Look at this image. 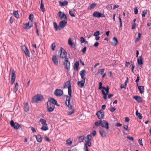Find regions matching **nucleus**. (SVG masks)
Instances as JSON below:
<instances>
[{
  "instance_id": "f257e3e1",
  "label": "nucleus",
  "mask_w": 151,
  "mask_h": 151,
  "mask_svg": "<svg viewBox=\"0 0 151 151\" xmlns=\"http://www.w3.org/2000/svg\"><path fill=\"white\" fill-rule=\"evenodd\" d=\"M70 97L67 96L65 101V104L69 107L67 112V114L69 115H71L75 112V109L73 108L71 105H70Z\"/></svg>"
},
{
  "instance_id": "f03ea898",
  "label": "nucleus",
  "mask_w": 151,
  "mask_h": 151,
  "mask_svg": "<svg viewBox=\"0 0 151 151\" xmlns=\"http://www.w3.org/2000/svg\"><path fill=\"white\" fill-rule=\"evenodd\" d=\"M85 72L86 71L84 70H82L80 72V74L82 80L81 81H78L77 84L78 86L80 87H82L84 86L86 80V78L84 77Z\"/></svg>"
},
{
  "instance_id": "7ed1b4c3",
  "label": "nucleus",
  "mask_w": 151,
  "mask_h": 151,
  "mask_svg": "<svg viewBox=\"0 0 151 151\" xmlns=\"http://www.w3.org/2000/svg\"><path fill=\"white\" fill-rule=\"evenodd\" d=\"M64 88H68V94L69 95L70 97H71V86L70 85V79L68 80V81L65 83Z\"/></svg>"
},
{
  "instance_id": "20e7f679",
  "label": "nucleus",
  "mask_w": 151,
  "mask_h": 151,
  "mask_svg": "<svg viewBox=\"0 0 151 151\" xmlns=\"http://www.w3.org/2000/svg\"><path fill=\"white\" fill-rule=\"evenodd\" d=\"M43 98V96L40 95H35L33 98L32 102L34 103H37L39 101H40L42 100Z\"/></svg>"
},
{
  "instance_id": "39448f33",
  "label": "nucleus",
  "mask_w": 151,
  "mask_h": 151,
  "mask_svg": "<svg viewBox=\"0 0 151 151\" xmlns=\"http://www.w3.org/2000/svg\"><path fill=\"white\" fill-rule=\"evenodd\" d=\"M63 65L65 68L68 70L70 68V63L68 61V58H65V59L63 62Z\"/></svg>"
},
{
  "instance_id": "423d86ee",
  "label": "nucleus",
  "mask_w": 151,
  "mask_h": 151,
  "mask_svg": "<svg viewBox=\"0 0 151 151\" xmlns=\"http://www.w3.org/2000/svg\"><path fill=\"white\" fill-rule=\"evenodd\" d=\"M47 109L48 112H52L53 111L55 108V105L53 104H51L49 102H47Z\"/></svg>"
},
{
  "instance_id": "0eeeda50",
  "label": "nucleus",
  "mask_w": 151,
  "mask_h": 151,
  "mask_svg": "<svg viewBox=\"0 0 151 151\" xmlns=\"http://www.w3.org/2000/svg\"><path fill=\"white\" fill-rule=\"evenodd\" d=\"M59 52H60V57L61 58H65H65H67V52L65 51L63 49L62 47H61L59 51Z\"/></svg>"
},
{
  "instance_id": "6e6552de",
  "label": "nucleus",
  "mask_w": 151,
  "mask_h": 151,
  "mask_svg": "<svg viewBox=\"0 0 151 151\" xmlns=\"http://www.w3.org/2000/svg\"><path fill=\"white\" fill-rule=\"evenodd\" d=\"M21 48L22 51H23L26 57H29V53L27 48L25 45L21 46Z\"/></svg>"
},
{
  "instance_id": "1a4fd4ad",
  "label": "nucleus",
  "mask_w": 151,
  "mask_h": 151,
  "mask_svg": "<svg viewBox=\"0 0 151 151\" xmlns=\"http://www.w3.org/2000/svg\"><path fill=\"white\" fill-rule=\"evenodd\" d=\"M67 22L65 20H63L59 23L58 26V29L59 30H61L64 28L67 24Z\"/></svg>"
},
{
  "instance_id": "9d476101",
  "label": "nucleus",
  "mask_w": 151,
  "mask_h": 151,
  "mask_svg": "<svg viewBox=\"0 0 151 151\" xmlns=\"http://www.w3.org/2000/svg\"><path fill=\"white\" fill-rule=\"evenodd\" d=\"M10 124L11 126L13 127L15 129H18L20 127V125L18 123L14 122L12 120L10 122Z\"/></svg>"
},
{
  "instance_id": "9b49d317",
  "label": "nucleus",
  "mask_w": 151,
  "mask_h": 151,
  "mask_svg": "<svg viewBox=\"0 0 151 151\" xmlns=\"http://www.w3.org/2000/svg\"><path fill=\"white\" fill-rule=\"evenodd\" d=\"M96 115L99 119H102L104 116V112L103 110H100L96 113Z\"/></svg>"
},
{
  "instance_id": "f8f14e48",
  "label": "nucleus",
  "mask_w": 151,
  "mask_h": 151,
  "mask_svg": "<svg viewBox=\"0 0 151 151\" xmlns=\"http://www.w3.org/2000/svg\"><path fill=\"white\" fill-rule=\"evenodd\" d=\"M54 93L56 96H60L63 95V92L62 90L57 89L55 91Z\"/></svg>"
},
{
  "instance_id": "ddd939ff",
  "label": "nucleus",
  "mask_w": 151,
  "mask_h": 151,
  "mask_svg": "<svg viewBox=\"0 0 151 151\" xmlns=\"http://www.w3.org/2000/svg\"><path fill=\"white\" fill-rule=\"evenodd\" d=\"M101 126L107 129H109V123L106 120H101Z\"/></svg>"
},
{
  "instance_id": "4468645a",
  "label": "nucleus",
  "mask_w": 151,
  "mask_h": 151,
  "mask_svg": "<svg viewBox=\"0 0 151 151\" xmlns=\"http://www.w3.org/2000/svg\"><path fill=\"white\" fill-rule=\"evenodd\" d=\"M59 17L61 19H62L63 18L67 19V17L66 15L64 13H62L61 12H58Z\"/></svg>"
},
{
  "instance_id": "2eb2a0df",
  "label": "nucleus",
  "mask_w": 151,
  "mask_h": 151,
  "mask_svg": "<svg viewBox=\"0 0 151 151\" xmlns=\"http://www.w3.org/2000/svg\"><path fill=\"white\" fill-rule=\"evenodd\" d=\"M15 74L14 72L13 71L12 72V77L11 80V83L12 85H13L15 81Z\"/></svg>"
},
{
  "instance_id": "dca6fc26",
  "label": "nucleus",
  "mask_w": 151,
  "mask_h": 151,
  "mask_svg": "<svg viewBox=\"0 0 151 151\" xmlns=\"http://www.w3.org/2000/svg\"><path fill=\"white\" fill-rule=\"evenodd\" d=\"M93 16L94 17L97 18H100L102 17L101 13L98 12H94L93 14Z\"/></svg>"
},
{
  "instance_id": "f3484780",
  "label": "nucleus",
  "mask_w": 151,
  "mask_h": 151,
  "mask_svg": "<svg viewBox=\"0 0 151 151\" xmlns=\"http://www.w3.org/2000/svg\"><path fill=\"white\" fill-rule=\"evenodd\" d=\"M52 60L54 64L55 65H57L58 63V58L55 55H54L53 56Z\"/></svg>"
},
{
  "instance_id": "a211bd4d",
  "label": "nucleus",
  "mask_w": 151,
  "mask_h": 151,
  "mask_svg": "<svg viewBox=\"0 0 151 151\" xmlns=\"http://www.w3.org/2000/svg\"><path fill=\"white\" fill-rule=\"evenodd\" d=\"M47 102H49L51 104H53L54 105H56L57 106H59V105L57 104L56 100L54 98H50L49 101Z\"/></svg>"
},
{
  "instance_id": "6ab92c4d",
  "label": "nucleus",
  "mask_w": 151,
  "mask_h": 151,
  "mask_svg": "<svg viewBox=\"0 0 151 151\" xmlns=\"http://www.w3.org/2000/svg\"><path fill=\"white\" fill-rule=\"evenodd\" d=\"M99 133L102 137H104L106 136V132L103 129H101L99 131Z\"/></svg>"
},
{
  "instance_id": "aec40b11",
  "label": "nucleus",
  "mask_w": 151,
  "mask_h": 151,
  "mask_svg": "<svg viewBox=\"0 0 151 151\" xmlns=\"http://www.w3.org/2000/svg\"><path fill=\"white\" fill-rule=\"evenodd\" d=\"M36 139L37 141L39 142H41L42 139V136L40 134H38L37 135L35 136Z\"/></svg>"
},
{
  "instance_id": "412c9836",
  "label": "nucleus",
  "mask_w": 151,
  "mask_h": 151,
  "mask_svg": "<svg viewBox=\"0 0 151 151\" xmlns=\"http://www.w3.org/2000/svg\"><path fill=\"white\" fill-rule=\"evenodd\" d=\"M133 98L138 102L139 103H141L142 102V99L140 96H133Z\"/></svg>"
},
{
  "instance_id": "4be33fe9",
  "label": "nucleus",
  "mask_w": 151,
  "mask_h": 151,
  "mask_svg": "<svg viewBox=\"0 0 151 151\" xmlns=\"http://www.w3.org/2000/svg\"><path fill=\"white\" fill-rule=\"evenodd\" d=\"M138 63L139 65L143 64L142 59L141 56H140L137 59Z\"/></svg>"
},
{
  "instance_id": "5701e85b",
  "label": "nucleus",
  "mask_w": 151,
  "mask_h": 151,
  "mask_svg": "<svg viewBox=\"0 0 151 151\" xmlns=\"http://www.w3.org/2000/svg\"><path fill=\"white\" fill-rule=\"evenodd\" d=\"M103 91L104 93H106L107 92V94H108L109 92V88L108 87H107V88L104 87H103V89L101 91L102 93Z\"/></svg>"
},
{
  "instance_id": "b1692460",
  "label": "nucleus",
  "mask_w": 151,
  "mask_h": 151,
  "mask_svg": "<svg viewBox=\"0 0 151 151\" xmlns=\"http://www.w3.org/2000/svg\"><path fill=\"white\" fill-rule=\"evenodd\" d=\"M24 109L26 112H27L29 110V106L27 103H26L24 105Z\"/></svg>"
},
{
  "instance_id": "393cba45",
  "label": "nucleus",
  "mask_w": 151,
  "mask_h": 151,
  "mask_svg": "<svg viewBox=\"0 0 151 151\" xmlns=\"http://www.w3.org/2000/svg\"><path fill=\"white\" fill-rule=\"evenodd\" d=\"M113 40L114 41V42H112L111 43V45H116L117 44L118 42L117 39L115 37H114L113 38Z\"/></svg>"
},
{
  "instance_id": "a878e982",
  "label": "nucleus",
  "mask_w": 151,
  "mask_h": 151,
  "mask_svg": "<svg viewBox=\"0 0 151 151\" xmlns=\"http://www.w3.org/2000/svg\"><path fill=\"white\" fill-rule=\"evenodd\" d=\"M41 129L42 131H46L48 129V128L47 124L43 125L41 128Z\"/></svg>"
},
{
  "instance_id": "bb28decb",
  "label": "nucleus",
  "mask_w": 151,
  "mask_h": 151,
  "mask_svg": "<svg viewBox=\"0 0 151 151\" xmlns=\"http://www.w3.org/2000/svg\"><path fill=\"white\" fill-rule=\"evenodd\" d=\"M138 88L141 94L142 93L144 92V87L143 86H139Z\"/></svg>"
},
{
  "instance_id": "cd10ccee",
  "label": "nucleus",
  "mask_w": 151,
  "mask_h": 151,
  "mask_svg": "<svg viewBox=\"0 0 151 151\" xmlns=\"http://www.w3.org/2000/svg\"><path fill=\"white\" fill-rule=\"evenodd\" d=\"M68 43L71 47H73V46H74V44H73L72 42L71 38H69L68 39Z\"/></svg>"
},
{
  "instance_id": "c85d7f7f",
  "label": "nucleus",
  "mask_w": 151,
  "mask_h": 151,
  "mask_svg": "<svg viewBox=\"0 0 151 151\" xmlns=\"http://www.w3.org/2000/svg\"><path fill=\"white\" fill-rule=\"evenodd\" d=\"M61 6H64L68 4V2L67 1H64L63 2L59 1V2Z\"/></svg>"
},
{
  "instance_id": "c756f323",
  "label": "nucleus",
  "mask_w": 151,
  "mask_h": 151,
  "mask_svg": "<svg viewBox=\"0 0 151 151\" xmlns=\"http://www.w3.org/2000/svg\"><path fill=\"white\" fill-rule=\"evenodd\" d=\"M39 122L41 123L42 125L47 124L46 123V121L44 119H40Z\"/></svg>"
},
{
  "instance_id": "7c9ffc66",
  "label": "nucleus",
  "mask_w": 151,
  "mask_h": 151,
  "mask_svg": "<svg viewBox=\"0 0 151 151\" xmlns=\"http://www.w3.org/2000/svg\"><path fill=\"white\" fill-rule=\"evenodd\" d=\"M96 5V4L95 3H92L91 4L90 7H88V10H91V9H93Z\"/></svg>"
},
{
  "instance_id": "2f4dec72",
  "label": "nucleus",
  "mask_w": 151,
  "mask_h": 151,
  "mask_svg": "<svg viewBox=\"0 0 151 151\" xmlns=\"http://www.w3.org/2000/svg\"><path fill=\"white\" fill-rule=\"evenodd\" d=\"M79 65V62L78 61H77L76 62L74 63V68L75 69H78V67Z\"/></svg>"
},
{
  "instance_id": "473e14b6",
  "label": "nucleus",
  "mask_w": 151,
  "mask_h": 151,
  "mask_svg": "<svg viewBox=\"0 0 151 151\" xmlns=\"http://www.w3.org/2000/svg\"><path fill=\"white\" fill-rule=\"evenodd\" d=\"M13 15L17 18H19V15L17 11H14L13 13Z\"/></svg>"
},
{
  "instance_id": "72a5a7b5",
  "label": "nucleus",
  "mask_w": 151,
  "mask_h": 151,
  "mask_svg": "<svg viewBox=\"0 0 151 151\" xmlns=\"http://www.w3.org/2000/svg\"><path fill=\"white\" fill-rule=\"evenodd\" d=\"M84 138V136H81L79 137L78 138V139L79 142H82Z\"/></svg>"
},
{
  "instance_id": "f704fd0d",
  "label": "nucleus",
  "mask_w": 151,
  "mask_h": 151,
  "mask_svg": "<svg viewBox=\"0 0 151 151\" xmlns=\"http://www.w3.org/2000/svg\"><path fill=\"white\" fill-rule=\"evenodd\" d=\"M18 88V86L17 83H16L15 84L14 87V88L13 90V92L14 93H16L17 91Z\"/></svg>"
},
{
  "instance_id": "c9c22d12",
  "label": "nucleus",
  "mask_w": 151,
  "mask_h": 151,
  "mask_svg": "<svg viewBox=\"0 0 151 151\" xmlns=\"http://www.w3.org/2000/svg\"><path fill=\"white\" fill-rule=\"evenodd\" d=\"M105 69L104 68L101 69L99 70L97 73L96 74L98 75L99 73H100L101 74H103V73L104 72V71Z\"/></svg>"
},
{
  "instance_id": "e433bc0d",
  "label": "nucleus",
  "mask_w": 151,
  "mask_h": 151,
  "mask_svg": "<svg viewBox=\"0 0 151 151\" xmlns=\"http://www.w3.org/2000/svg\"><path fill=\"white\" fill-rule=\"evenodd\" d=\"M136 115L137 116L139 119H141L142 118V115L139 113L138 112V111L137 110L136 112Z\"/></svg>"
},
{
  "instance_id": "4c0bfd02",
  "label": "nucleus",
  "mask_w": 151,
  "mask_h": 151,
  "mask_svg": "<svg viewBox=\"0 0 151 151\" xmlns=\"http://www.w3.org/2000/svg\"><path fill=\"white\" fill-rule=\"evenodd\" d=\"M101 120H99L95 122V124L96 126H101Z\"/></svg>"
},
{
  "instance_id": "58836bf2",
  "label": "nucleus",
  "mask_w": 151,
  "mask_h": 151,
  "mask_svg": "<svg viewBox=\"0 0 151 151\" xmlns=\"http://www.w3.org/2000/svg\"><path fill=\"white\" fill-rule=\"evenodd\" d=\"M72 143V141L70 139L66 140V144L70 146Z\"/></svg>"
},
{
  "instance_id": "ea45409f",
  "label": "nucleus",
  "mask_w": 151,
  "mask_h": 151,
  "mask_svg": "<svg viewBox=\"0 0 151 151\" xmlns=\"http://www.w3.org/2000/svg\"><path fill=\"white\" fill-rule=\"evenodd\" d=\"M123 127L124 129L127 131V132H129L130 131L129 129H128V126L127 125H124L123 126Z\"/></svg>"
},
{
  "instance_id": "a19ab883",
  "label": "nucleus",
  "mask_w": 151,
  "mask_h": 151,
  "mask_svg": "<svg viewBox=\"0 0 151 151\" xmlns=\"http://www.w3.org/2000/svg\"><path fill=\"white\" fill-rule=\"evenodd\" d=\"M40 8L42 12H44L45 11V9L44 8V4L43 3H41Z\"/></svg>"
},
{
  "instance_id": "79ce46f5",
  "label": "nucleus",
  "mask_w": 151,
  "mask_h": 151,
  "mask_svg": "<svg viewBox=\"0 0 151 151\" xmlns=\"http://www.w3.org/2000/svg\"><path fill=\"white\" fill-rule=\"evenodd\" d=\"M53 25L55 30L56 31L58 29V25L57 24L56 22H54L53 23Z\"/></svg>"
},
{
  "instance_id": "37998d69",
  "label": "nucleus",
  "mask_w": 151,
  "mask_h": 151,
  "mask_svg": "<svg viewBox=\"0 0 151 151\" xmlns=\"http://www.w3.org/2000/svg\"><path fill=\"white\" fill-rule=\"evenodd\" d=\"M33 15L32 14H30L29 17V19L31 21H32L33 20Z\"/></svg>"
},
{
  "instance_id": "c03bdc74",
  "label": "nucleus",
  "mask_w": 151,
  "mask_h": 151,
  "mask_svg": "<svg viewBox=\"0 0 151 151\" xmlns=\"http://www.w3.org/2000/svg\"><path fill=\"white\" fill-rule=\"evenodd\" d=\"M92 138V136L91 134H88L87 136V138L88 139L87 141H90L91 140Z\"/></svg>"
},
{
  "instance_id": "a18cd8bd",
  "label": "nucleus",
  "mask_w": 151,
  "mask_h": 151,
  "mask_svg": "<svg viewBox=\"0 0 151 151\" xmlns=\"http://www.w3.org/2000/svg\"><path fill=\"white\" fill-rule=\"evenodd\" d=\"M102 83L101 82H100L99 83V86L98 89L99 90H101V89H103V87H102Z\"/></svg>"
},
{
  "instance_id": "49530a36",
  "label": "nucleus",
  "mask_w": 151,
  "mask_h": 151,
  "mask_svg": "<svg viewBox=\"0 0 151 151\" xmlns=\"http://www.w3.org/2000/svg\"><path fill=\"white\" fill-rule=\"evenodd\" d=\"M102 94L104 95V96H103L104 98L105 99H107V96L108 94H107V92L106 93H104L103 91Z\"/></svg>"
},
{
  "instance_id": "de8ad7c7",
  "label": "nucleus",
  "mask_w": 151,
  "mask_h": 151,
  "mask_svg": "<svg viewBox=\"0 0 151 151\" xmlns=\"http://www.w3.org/2000/svg\"><path fill=\"white\" fill-rule=\"evenodd\" d=\"M55 45L54 43H52L51 45L52 50H54L55 48Z\"/></svg>"
},
{
  "instance_id": "09e8293b",
  "label": "nucleus",
  "mask_w": 151,
  "mask_h": 151,
  "mask_svg": "<svg viewBox=\"0 0 151 151\" xmlns=\"http://www.w3.org/2000/svg\"><path fill=\"white\" fill-rule=\"evenodd\" d=\"M100 34V32L99 31H97L95 32L94 34V36H98Z\"/></svg>"
},
{
  "instance_id": "8fccbe9b",
  "label": "nucleus",
  "mask_w": 151,
  "mask_h": 151,
  "mask_svg": "<svg viewBox=\"0 0 151 151\" xmlns=\"http://www.w3.org/2000/svg\"><path fill=\"white\" fill-rule=\"evenodd\" d=\"M69 13L70 15L72 17H74L75 16V15L73 13V11H72L71 10L69 11Z\"/></svg>"
},
{
  "instance_id": "3c124183",
  "label": "nucleus",
  "mask_w": 151,
  "mask_h": 151,
  "mask_svg": "<svg viewBox=\"0 0 151 151\" xmlns=\"http://www.w3.org/2000/svg\"><path fill=\"white\" fill-rule=\"evenodd\" d=\"M80 40L82 43H84L85 42V39L83 37H80Z\"/></svg>"
},
{
  "instance_id": "603ef678",
  "label": "nucleus",
  "mask_w": 151,
  "mask_h": 151,
  "mask_svg": "<svg viewBox=\"0 0 151 151\" xmlns=\"http://www.w3.org/2000/svg\"><path fill=\"white\" fill-rule=\"evenodd\" d=\"M141 36V34L140 33H138V36L136 40L137 41H138L139 40Z\"/></svg>"
},
{
  "instance_id": "864d4df0",
  "label": "nucleus",
  "mask_w": 151,
  "mask_h": 151,
  "mask_svg": "<svg viewBox=\"0 0 151 151\" xmlns=\"http://www.w3.org/2000/svg\"><path fill=\"white\" fill-rule=\"evenodd\" d=\"M29 22L28 23H26L24 24V25L26 26L25 28L26 29H28L29 26Z\"/></svg>"
},
{
  "instance_id": "5fc2aeb1",
  "label": "nucleus",
  "mask_w": 151,
  "mask_h": 151,
  "mask_svg": "<svg viewBox=\"0 0 151 151\" xmlns=\"http://www.w3.org/2000/svg\"><path fill=\"white\" fill-rule=\"evenodd\" d=\"M134 12L135 14H137L138 13V9L137 7L135 8L134 9Z\"/></svg>"
},
{
  "instance_id": "6e6d98bb",
  "label": "nucleus",
  "mask_w": 151,
  "mask_h": 151,
  "mask_svg": "<svg viewBox=\"0 0 151 151\" xmlns=\"http://www.w3.org/2000/svg\"><path fill=\"white\" fill-rule=\"evenodd\" d=\"M136 24L135 23H133L132 24V29H134L136 27Z\"/></svg>"
},
{
  "instance_id": "4d7b16f0",
  "label": "nucleus",
  "mask_w": 151,
  "mask_h": 151,
  "mask_svg": "<svg viewBox=\"0 0 151 151\" xmlns=\"http://www.w3.org/2000/svg\"><path fill=\"white\" fill-rule=\"evenodd\" d=\"M44 138L45 139V140L47 142H50V139L47 136L45 137Z\"/></svg>"
},
{
  "instance_id": "13d9d810",
  "label": "nucleus",
  "mask_w": 151,
  "mask_h": 151,
  "mask_svg": "<svg viewBox=\"0 0 151 151\" xmlns=\"http://www.w3.org/2000/svg\"><path fill=\"white\" fill-rule=\"evenodd\" d=\"M85 141H86L87 143L85 144H87V145H88L89 146H90L91 145V142L90 141H86L85 140Z\"/></svg>"
},
{
  "instance_id": "bf43d9fd",
  "label": "nucleus",
  "mask_w": 151,
  "mask_h": 151,
  "mask_svg": "<svg viewBox=\"0 0 151 151\" xmlns=\"http://www.w3.org/2000/svg\"><path fill=\"white\" fill-rule=\"evenodd\" d=\"M116 109L114 107H112V108H110V110L112 112H114L115 110Z\"/></svg>"
},
{
  "instance_id": "052dcab7",
  "label": "nucleus",
  "mask_w": 151,
  "mask_h": 151,
  "mask_svg": "<svg viewBox=\"0 0 151 151\" xmlns=\"http://www.w3.org/2000/svg\"><path fill=\"white\" fill-rule=\"evenodd\" d=\"M84 149L86 151H88V148L87 146V144H85Z\"/></svg>"
},
{
  "instance_id": "680f3d73",
  "label": "nucleus",
  "mask_w": 151,
  "mask_h": 151,
  "mask_svg": "<svg viewBox=\"0 0 151 151\" xmlns=\"http://www.w3.org/2000/svg\"><path fill=\"white\" fill-rule=\"evenodd\" d=\"M139 142L140 145H143L142 143V139L140 138L139 139Z\"/></svg>"
},
{
  "instance_id": "e2e57ef3",
  "label": "nucleus",
  "mask_w": 151,
  "mask_h": 151,
  "mask_svg": "<svg viewBox=\"0 0 151 151\" xmlns=\"http://www.w3.org/2000/svg\"><path fill=\"white\" fill-rule=\"evenodd\" d=\"M127 139L132 141H133L134 140V138L133 137H132L127 136Z\"/></svg>"
},
{
  "instance_id": "0e129e2a",
  "label": "nucleus",
  "mask_w": 151,
  "mask_h": 151,
  "mask_svg": "<svg viewBox=\"0 0 151 151\" xmlns=\"http://www.w3.org/2000/svg\"><path fill=\"white\" fill-rule=\"evenodd\" d=\"M99 45V43L98 42H96L94 44L93 46L96 47H97Z\"/></svg>"
},
{
  "instance_id": "69168bd1",
  "label": "nucleus",
  "mask_w": 151,
  "mask_h": 151,
  "mask_svg": "<svg viewBox=\"0 0 151 151\" xmlns=\"http://www.w3.org/2000/svg\"><path fill=\"white\" fill-rule=\"evenodd\" d=\"M31 129L32 131L33 132H36V130L33 127H31Z\"/></svg>"
},
{
  "instance_id": "338daca9",
  "label": "nucleus",
  "mask_w": 151,
  "mask_h": 151,
  "mask_svg": "<svg viewBox=\"0 0 151 151\" xmlns=\"http://www.w3.org/2000/svg\"><path fill=\"white\" fill-rule=\"evenodd\" d=\"M86 47H85L83 48L82 49V51L83 52V54H84L85 53V52L86 51Z\"/></svg>"
},
{
  "instance_id": "774afa93",
  "label": "nucleus",
  "mask_w": 151,
  "mask_h": 151,
  "mask_svg": "<svg viewBox=\"0 0 151 151\" xmlns=\"http://www.w3.org/2000/svg\"><path fill=\"white\" fill-rule=\"evenodd\" d=\"M106 8L108 9H111L112 8V6L111 5H107L106 6Z\"/></svg>"
}]
</instances>
